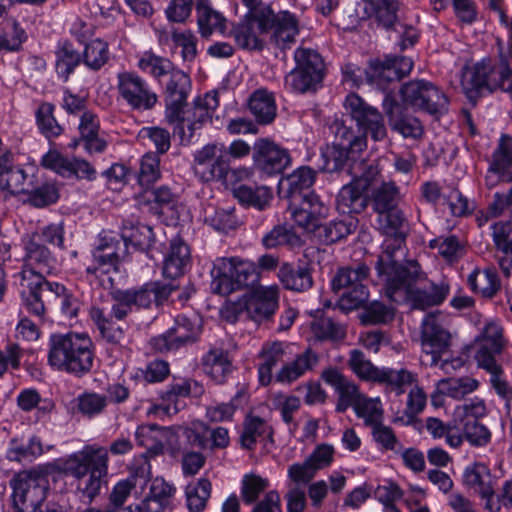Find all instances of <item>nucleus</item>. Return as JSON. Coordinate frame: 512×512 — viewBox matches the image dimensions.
I'll return each mask as SVG.
<instances>
[{
    "mask_svg": "<svg viewBox=\"0 0 512 512\" xmlns=\"http://www.w3.org/2000/svg\"><path fill=\"white\" fill-rule=\"evenodd\" d=\"M345 105L365 137L370 135L374 141H382L387 137L384 117L375 107L354 93L346 97Z\"/></svg>",
    "mask_w": 512,
    "mask_h": 512,
    "instance_id": "2eb2a0df",
    "label": "nucleus"
},
{
    "mask_svg": "<svg viewBox=\"0 0 512 512\" xmlns=\"http://www.w3.org/2000/svg\"><path fill=\"white\" fill-rule=\"evenodd\" d=\"M82 60L83 63L91 70H100L109 60V48L108 43L101 40L95 39L90 43L86 44Z\"/></svg>",
    "mask_w": 512,
    "mask_h": 512,
    "instance_id": "0e129e2a",
    "label": "nucleus"
},
{
    "mask_svg": "<svg viewBox=\"0 0 512 512\" xmlns=\"http://www.w3.org/2000/svg\"><path fill=\"white\" fill-rule=\"evenodd\" d=\"M463 484L474 494L487 497L494 494L496 478L491 474L486 464L474 462L464 469Z\"/></svg>",
    "mask_w": 512,
    "mask_h": 512,
    "instance_id": "7c9ffc66",
    "label": "nucleus"
},
{
    "mask_svg": "<svg viewBox=\"0 0 512 512\" xmlns=\"http://www.w3.org/2000/svg\"><path fill=\"white\" fill-rule=\"evenodd\" d=\"M319 361V354L311 348H307L292 361L282 366L276 374V380L280 383L291 384L307 372L313 371Z\"/></svg>",
    "mask_w": 512,
    "mask_h": 512,
    "instance_id": "2f4dec72",
    "label": "nucleus"
},
{
    "mask_svg": "<svg viewBox=\"0 0 512 512\" xmlns=\"http://www.w3.org/2000/svg\"><path fill=\"white\" fill-rule=\"evenodd\" d=\"M478 386V380L471 377L446 378L441 379L437 383V389L440 394H445L457 400L474 392Z\"/></svg>",
    "mask_w": 512,
    "mask_h": 512,
    "instance_id": "3c124183",
    "label": "nucleus"
},
{
    "mask_svg": "<svg viewBox=\"0 0 512 512\" xmlns=\"http://www.w3.org/2000/svg\"><path fill=\"white\" fill-rule=\"evenodd\" d=\"M397 10V0H379L365 7V14L368 18L375 17L383 27L390 28L397 20Z\"/></svg>",
    "mask_w": 512,
    "mask_h": 512,
    "instance_id": "052dcab7",
    "label": "nucleus"
},
{
    "mask_svg": "<svg viewBox=\"0 0 512 512\" xmlns=\"http://www.w3.org/2000/svg\"><path fill=\"white\" fill-rule=\"evenodd\" d=\"M504 347L503 329L496 323H488L479 339V347L475 354V360L479 368L489 374L499 371L502 366L497 362L496 356L500 355Z\"/></svg>",
    "mask_w": 512,
    "mask_h": 512,
    "instance_id": "6ab92c4d",
    "label": "nucleus"
},
{
    "mask_svg": "<svg viewBox=\"0 0 512 512\" xmlns=\"http://www.w3.org/2000/svg\"><path fill=\"white\" fill-rule=\"evenodd\" d=\"M348 366L354 374L361 380L376 382L381 368L376 367L367 359L361 350L353 349L350 351Z\"/></svg>",
    "mask_w": 512,
    "mask_h": 512,
    "instance_id": "680f3d73",
    "label": "nucleus"
},
{
    "mask_svg": "<svg viewBox=\"0 0 512 512\" xmlns=\"http://www.w3.org/2000/svg\"><path fill=\"white\" fill-rule=\"evenodd\" d=\"M10 486L13 505L18 512H57L45 506L49 482L47 476L35 469L15 475Z\"/></svg>",
    "mask_w": 512,
    "mask_h": 512,
    "instance_id": "0eeeda50",
    "label": "nucleus"
},
{
    "mask_svg": "<svg viewBox=\"0 0 512 512\" xmlns=\"http://www.w3.org/2000/svg\"><path fill=\"white\" fill-rule=\"evenodd\" d=\"M43 453L42 443L39 438L32 436L27 444L12 440L7 451V458L11 461L32 460Z\"/></svg>",
    "mask_w": 512,
    "mask_h": 512,
    "instance_id": "774afa93",
    "label": "nucleus"
},
{
    "mask_svg": "<svg viewBox=\"0 0 512 512\" xmlns=\"http://www.w3.org/2000/svg\"><path fill=\"white\" fill-rule=\"evenodd\" d=\"M321 379L338 393L336 411L339 413L345 412L349 407L354 409L364 396L358 386L336 367L325 368L321 373Z\"/></svg>",
    "mask_w": 512,
    "mask_h": 512,
    "instance_id": "bb28decb",
    "label": "nucleus"
},
{
    "mask_svg": "<svg viewBox=\"0 0 512 512\" xmlns=\"http://www.w3.org/2000/svg\"><path fill=\"white\" fill-rule=\"evenodd\" d=\"M265 435L271 436V431L265 421L258 416L247 417L240 436L241 447L252 450L257 440Z\"/></svg>",
    "mask_w": 512,
    "mask_h": 512,
    "instance_id": "6e6d98bb",
    "label": "nucleus"
},
{
    "mask_svg": "<svg viewBox=\"0 0 512 512\" xmlns=\"http://www.w3.org/2000/svg\"><path fill=\"white\" fill-rule=\"evenodd\" d=\"M118 265L111 257L106 256L101 250L95 248L93 251V263L86 268L87 279L92 282L98 280L103 287H112L113 280L109 276L111 271L117 272Z\"/></svg>",
    "mask_w": 512,
    "mask_h": 512,
    "instance_id": "f704fd0d",
    "label": "nucleus"
},
{
    "mask_svg": "<svg viewBox=\"0 0 512 512\" xmlns=\"http://www.w3.org/2000/svg\"><path fill=\"white\" fill-rule=\"evenodd\" d=\"M98 458L108 462L107 450L93 445L85 446L81 451L69 455L61 462V469L77 479H82L94 467H98Z\"/></svg>",
    "mask_w": 512,
    "mask_h": 512,
    "instance_id": "cd10ccee",
    "label": "nucleus"
},
{
    "mask_svg": "<svg viewBox=\"0 0 512 512\" xmlns=\"http://www.w3.org/2000/svg\"><path fill=\"white\" fill-rule=\"evenodd\" d=\"M322 81V78L315 74H310L298 67H295L285 77V86L292 92L305 93L315 90L316 86Z\"/></svg>",
    "mask_w": 512,
    "mask_h": 512,
    "instance_id": "e2e57ef3",
    "label": "nucleus"
},
{
    "mask_svg": "<svg viewBox=\"0 0 512 512\" xmlns=\"http://www.w3.org/2000/svg\"><path fill=\"white\" fill-rule=\"evenodd\" d=\"M285 345L283 342L274 341L265 343L259 357L261 363L258 367L259 380L262 385H268L272 380L273 368L283 360Z\"/></svg>",
    "mask_w": 512,
    "mask_h": 512,
    "instance_id": "e433bc0d",
    "label": "nucleus"
},
{
    "mask_svg": "<svg viewBox=\"0 0 512 512\" xmlns=\"http://www.w3.org/2000/svg\"><path fill=\"white\" fill-rule=\"evenodd\" d=\"M54 106L50 103H42L36 111V123L40 132L47 138L57 137L63 132V128L54 117Z\"/></svg>",
    "mask_w": 512,
    "mask_h": 512,
    "instance_id": "338daca9",
    "label": "nucleus"
},
{
    "mask_svg": "<svg viewBox=\"0 0 512 512\" xmlns=\"http://www.w3.org/2000/svg\"><path fill=\"white\" fill-rule=\"evenodd\" d=\"M328 214V206L313 192L303 194L299 207L291 208V216L295 223L310 232H315Z\"/></svg>",
    "mask_w": 512,
    "mask_h": 512,
    "instance_id": "a878e982",
    "label": "nucleus"
},
{
    "mask_svg": "<svg viewBox=\"0 0 512 512\" xmlns=\"http://www.w3.org/2000/svg\"><path fill=\"white\" fill-rule=\"evenodd\" d=\"M165 117L168 122L179 119L181 107L186 106L188 94L191 89L190 77L179 69H175L168 76L165 84Z\"/></svg>",
    "mask_w": 512,
    "mask_h": 512,
    "instance_id": "5701e85b",
    "label": "nucleus"
},
{
    "mask_svg": "<svg viewBox=\"0 0 512 512\" xmlns=\"http://www.w3.org/2000/svg\"><path fill=\"white\" fill-rule=\"evenodd\" d=\"M398 200L399 189L393 182L382 183L374 189L371 197L373 210L378 214L396 208Z\"/></svg>",
    "mask_w": 512,
    "mask_h": 512,
    "instance_id": "5fc2aeb1",
    "label": "nucleus"
},
{
    "mask_svg": "<svg viewBox=\"0 0 512 512\" xmlns=\"http://www.w3.org/2000/svg\"><path fill=\"white\" fill-rule=\"evenodd\" d=\"M384 108L392 130L397 131L405 138L419 139L424 133V128L418 118L403 114L399 105L389 95L385 96Z\"/></svg>",
    "mask_w": 512,
    "mask_h": 512,
    "instance_id": "c85d7f7f",
    "label": "nucleus"
},
{
    "mask_svg": "<svg viewBox=\"0 0 512 512\" xmlns=\"http://www.w3.org/2000/svg\"><path fill=\"white\" fill-rule=\"evenodd\" d=\"M321 159L320 169L332 173L342 170L346 163L349 167L353 159L362 158L352 154L342 143H333L321 149Z\"/></svg>",
    "mask_w": 512,
    "mask_h": 512,
    "instance_id": "c9c22d12",
    "label": "nucleus"
},
{
    "mask_svg": "<svg viewBox=\"0 0 512 512\" xmlns=\"http://www.w3.org/2000/svg\"><path fill=\"white\" fill-rule=\"evenodd\" d=\"M175 288L171 283L149 281L128 289H116L111 294V316L117 320H124L134 309H150L153 305L160 307Z\"/></svg>",
    "mask_w": 512,
    "mask_h": 512,
    "instance_id": "20e7f679",
    "label": "nucleus"
},
{
    "mask_svg": "<svg viewBox=\"0 0 512 512\" xmlns=\"http://www.w3.org/2000/svg\"><path fill=\"white\" fill-rule=\"evenodd\" d=\"M204 372L217 384L226 381L232 372V362L228 352L222 348H211L202 359Z\"/></svg>",
    "mask_w": 512,
    "mask_h": 512,
    "instance_id": "473e14b6",
    "label": "nucleus"
},
{
    "mask_svg": "<svg viewBox=\"0 0 512 512\" xmlns=\"http://www.w3.org/2000/svg\"><path fill=\"white\" fill-rule=\"evenodd\" d=\"M95 358L92 340L85 334L51 335L48 362L56 370L82 377L93 367Z\"/></svg>",
    "mask_w": 512,
    "mask_h": 512,
    "instance_id": "f03ea898",
    "label": "nucleus"
},
{
    "mask_svg": "<svg viewBox=\"0 0 512 512\" xmlns=\"http://www.w3.org/2000/svg\"><path fill=\"white\" fill-rule=\"evenodd\" d=\"M422 275L423 273L419 266V272L416 277L407 281L405 279L401 281L400 279L399 283L396 282L393 292L389 288L385 290L386 296L396 303L408 301L414 309L420 310L442 304L450 292L449 284L442 280L439 283L431 282L428 287H414V284Z\"/></svg>",
    "mask_w": 512,
    "mask_h": 512,
    "instance_id": "1a4fd4ad",
    "label": "nucleus"
},
{
    "mask_svg": "<svg viewBox=\"0 0 512 512\" xmlns=\"http://www.w3.org/2000/svg\"><path fill=\"white\" fill-rule=\"evenodd\" d=\"M416 381L417 375L405 368L393 369L383 367L380 370L376 383L385 385L390 391L401 395L406 391L407 387L412 386Z\"/></svg>",
    "mask_w": 512,
    "mask_h": 512,
    "instance_id": "a19ab883",
    "label": "nucleus"
},
{
    "mask_svg": "<svg viewBox=\"0 0 512 512\" xmlns=\"http://www.w3.org/2000/svg\"><path fill=\"white\" fill-rule=\"evenodd\" d=\"M311 331L320 341L337 342L346 337L345 328L324 314L314 318L311 323Z\"/></svg>",
    "mask_w": 512,
    "mask_h": 512,
    "instance_id": "de8ad7c7",
    "label": "nucleus"
},
{
    "mask_svg": "<svg viewBox=\"0 0 512 512\" xmlns=\"http://www.w3.org/2000/svg\"><path fill=\"white\" fill-rule=\"evenodd\" d=\"M468 284L474 292L486 298H492L500 288L497 273L491 268L472 272L468 276Z\"/></svg>",
    "mask_w": 512,
    "mask_h": 512,
    "instance_id": "49530a36",
    "label": "nucleus"
},
{
    "mask_svg": "<svg viewBox=\"0 0 512 512\" xmlns=\"http://www.w3.org/2000/svg\"><path fill=\"white\" fill-rule=\"evenodd\" d=\"M330 129L335 135L334 143H342L343 147H347L352 154L363 151L367 145L366 137L355 136L353 130L346 126L342 121L335 120Z\"/></svg>",
    "mask_w": 512,
    "mask_h": 512,
    "instance_id": "13d9d810",
    "label": "nucleus"
},
{
    "mask_svg": "<svg viewBox=\"0 0 512 512\" xmlns=\"http://www.w3.org/2000/svg\"><path fill=\"white\" fill-rule=\"evenodd\" d=\"M26 32L14 18L3 20L0 25V50L18 51L26 40Z\"/></svg>",
    "mask_w": 512,
    "mask_h": 512,
    "instance_id": "603ef678",
    "label": "nucleus"
},
{
    "mask_svg": "<svg viewBox=\"0 0 512 512\" xmlns=\"http://www.w3.org/2000/svg\"><path fill=\"white\" fill-rule=\"evenodd\" d=\"M249 108L260 124L271 123L276 116V105L272 94L257 90L250 97Z\"/></svg>",
    "mask_w": 512,
    "mask_h": 512,
    "instance_id": "a18cd8bd",
    "label": "nucleus"
},
{
    "mask_svg": "<svg viewBox=\"0 0 512 512\" xmlns=\"http://www.w3.org/2000/svg\"><path fill=\"white\" fill-rule=\"evenodd\" d=\"M266 33L272 31L271 41L280 49H286L295 42V36L299 32L298 20L289 11L274 13L271 8L263 10Z\"/></svg>",
    "mask_w": 512,
    "mask_h": 512,
    "instance_id": "a211bd4d",
    "label": "nucleus"
},
{
    "mask_svg": "<svg viewBox=\"0 0 512 512\" xmlns=\"http://www.w3.org/2000/svg\"><path fill=\"white\" fill-rule=\"evenodd\" d=\"M413 62L404 56H390L385 61H373L369 69L365 71V79L368 83L376 85L386 91L391 82L401 80L412 70Z\"/></svg>",
    "mask_w": 512,
    "mask_h": 512,
    "instance_id": "f3484780",
    "label": "nucleus"
},
{
    "mask_svg": "<svg viewBox=\"0 0 512 512\" xmlns=\"http://www.w3.org/2000/svg\"><path fill=\"white\" fill-rule=\"evenodd\" d=\"M137 66L141 71L156 78L159 82H161L162 77L169 76L176 69L168 58L158 56L151 51L142 54Z\"/></svg>",
    "mask_w": 512,
    "mask_h": 512,
    "instance_id": "09e8293b",
    "label": "nucleus"
},
{
    "mask_svg": "<svg viewBox=\"0 0 512 512\" xmlns=\"http://www.w3.org/2000/svg\"><path fill=\"white\" fill-rule=\"evenodd\" d=\"M218 105V93L207 92L203 97H197L191 108L184 110V107H181L179 119L169 123L177 125L182 141H190L194 133L211 118L212 112Z\"/></svg>",
    "mask_w": 512,
    "mask_h": 512,
    "instance_id": "4468645a",
    "label": "nucleus"
},
{
    "mask_svg": "<svg viewBox=\"0 0 512 512\" xmlns=\"http://www.w3.org/2000/svg\"><path fill=\"white\" fill-rule=\"evenodd\" d=\"M121 239L126 247L131 244L140 251H148L154 243V234L150 226L127 220L123 223Z\"/></svg>",
    "mask_w": 512,
    "mask_h": 512,
    "instance_id": "ea45409f",
    "label": "nucleus"
},
{
    "mask_svg": "<svg viewBox=\"0 0 512 512\" xmlns=\"http://www.w3.org/2000/svg\"><path fill=\"white\" fill-rule=\"evenodd\" d=\"M261 13L246 14L243 20L234 24L229 32L237 46L245 50H262L266 34L264 17Z\"/></svg>",
    "mask_w": 512,
    "mask_h": 512,
    "instance_id": "412c9836",
    "label": "nucleus"
},
{
    "mask_svg": "<svg viewBox=\"0 0 512 512\" xmlns=\"http://www.w3.org/2000/svg\"><path fill=\"white\" fill-rule=\"evenodd\" d=\"M202 330V320L199 316H178L175 325L164 334L150 340L152 349L164 353L175 351L180 347L195 342Z\"/></svg>",
    "mask_w": 512,
    "mask_h": 512,
    "instance_id": "ddd939ff",
    "label": "nucleus"
},
{
    "mask_svg": "<svg viewBox=\"0 0 512 512\" xmlns=\"http://www.w3.org/2000/svg\"><path fill=\"white\" fill-rule=\"evenodd\" d=\"M462 86L470 97L483 89L489 91L499 89L511 93L512 70L504 58L495 64H491L490 61H482L464 73Z\"/></svg>",
    "mask_w": 512,
    "mask_h": 512,
    "instance_id": "6e6552de",
    "label": "nucleus"
},
{
    "mask_svg": "<svg viewBox=\"0 0 512 512\" xmlns=\"http://www.w3.org/2000/svg\"><path fill=\"white\" fill-rule=\"evenodd\" d=\"M369 272V267L364 263L342 267L337 271L331 285L334 292L345 290L339 299L341 310H355L367 302L369 292L363 281L367 280Z\"/></svg>",
    "mask_w": 512,
    "mask_h": 512,
    "instance_id": "9d476101",
    "label": "nucleus"
},
{
    "mask_svg": "<svg viewBox=\"0 0 512 512\" xmlns=\"http://www.w3.org/2000/svg\"><path fill=\"white\" fill-rule=\"evenodd\" d=\"M348 174L352 181L340 189L336 208L342 214H359L368 206L367 190L379 174L377 160L353 159Z\"/></svg>",
    "mask_w": 512,
    "mask_h": 512,
    "instance_id": "7ed1b4c3",
    "label": "nucleus"
},
{
    "mask_svg": "<svg viewBox=\"0 0 512 512\" xmlns=\"http://www.w3.org/2000/svg\"><path fill=\"white\" fill-rule=\"evenodd\" d=\"M90 318L99 330L101 337L110 344H120L124 339L123 329L113 322L111 312L106 315L105 312L96 306L90 309Z\"/></svg>",
    "mask_w": 512,
    "mask_h": 512,
    "instance_id": "37998d69",
    "label": "nucleus"
},
{
    "mask_svg": "<svg viewBox=\"0 0 512 512\" xmlns=\"http://www.w3.org/2000/svg\"><path fill=\"white\" fill-rule=\"evenodd\" d=\"M108 474V462L98 458V467L90 470L89 476L78 479V489L82 494L92 501L101 490L102 483Z\"/></svg>",
    "mask_w": 512,
    "mask_h": 512,
    "instance_id": "864d4df0",
    "label": "nucleus"
},
{
    "mask_svg": "<svg viewBox=\"0 0 512 512\" xmlns=\"http://www.w3.org/2000/svg\"><path fill=\"white\" fill-rule=\"evenodd\" d=\"M213 293L227 296L232 292L253 286L259 280L254 263L239 258H217L211 270Z\"/></svg>",
    "mask_w": 512,
    "mask_h": 512,
    "instance_id": "39448f33",
    "label": "nucleus"
},
{
    "mask_svg": "<svg viewBox=\"0 0 512 512\" xmlns=\"http://www.w3.org/2000/svg\"><path fill=\"white\" fill-rule=\"evenodd\" d=\"M24 270L21 273L22 298L28 311L42 319L45 309L43 294L63 293L64 286L45 279L58 269V261L51 251L39 242L37 235H24Z\"/></svg>",
    "mask_w": 512,
    "mask_h": 512,
    "instance_id": "f257e3e1",
    "label": "nucleus"
},
{
    "mask_svg": "<svg viewBox=\"0 0 512 512\" xmlns=\"http://www.w3.org/2000/svg\"><path fill=\"white\" fill-rule=\"evenodd\" d=\"M211 482L206 478L199 479L196 483L186 487L187 507L190 512H201L206 507L211 494Z\"/></svg>",
    "mask_w": 512,
    "mask_h": 512,
    "instance_id": "bf43d9fd",
    "label": "nucleus"
},
{
    "mask_svg": "<svg viewBox=\"0 0 512 512\" xmlns=\"http://www.w3.org/2000/svg\"><path fill=\"white\" fill-rule=\"evenodd\" d=\"M387 238L382 244V252L376 262V271L378 277L383 281L385 290L389 288L391 292L396 287V282L404 279L411 280L418 275L419 263L416 260H407L401 264L397 260V255L402 253L405 235H386Z\"/></svg>",
    "mask_w": 512,
    "mask_h": 512,
    "instance_id": "423d86ee",
    "label": "nucleus"
},
{
    "mask_svg": "<svg viewBox=\"0 0 512 512\" xmlns=\"http://www.w3.org/2000/svg\"><path fill=\"white\" fill-rule=\"evenodd\" d=\"M119 97L135 111H148L158 101L148 82L134 71L123 70L116 76Z\"/></svg>",
    "mask_w": 512,
    "mask_h": 512,
    "instance_id": "f8f14e48",
    "label": "nucleus"
},
{
    "mask_svg": "<svg viewBox=\"0 0 512 512\" xmlns=\"http://www.w3.org/2000/svg\"><path fill=\"white\" fill-rule=\"evenodd\" d=\"M279 289L277 286H260L243 297V308L255 322L268 320L278 308Z\"/></svg>",
    "mask_w": 512,
    "mask_h": 512,
    "instance_id": "4be33fe9",
    "label": "nucleus"
},
{
    "mask_svg": "<svg viewBox=\"0 0 512 512\" xmlns=\"http://www.w3.org/2000/svg\"><path fill=\"white\" fill-rule=\"evenodd\" d=\"M175 493V487L162 477L152 480L149 493L143 501L147 512H161L170 502Z\"/></svg>",
    "mask_w": 512,
    "mask_h": 512,
    "instance_id": "58836bf2",
    "label": "nucleus"
},
{
    "mask_svg": "<svg viewBox=\"0 0 512 512\" xmlns=\"http://www.w3.org/2000/svg\"><path fill=\"white\" fill-rule=\"evenodd\" d=\"M450 343L451 335L440 323L438 314H427L421 323V347L423 353L431 356V366L438 364L442 354L448 351Z\"/></svg>",
    "mask_w": 512,
    "mask_h": 512,
    "instance_id": "dca6fc26",
    "label": "nucleus"
},
{
    "mask_svg": "<svg viewBox=\"0 0 512 512\" xmlns=\"http://www.w3.org/2000/svg\"><path fill=\"white\" fill-rule=\"evenodd\" d=\"M262 243L268 249L280 245L295 247L301 244V239L290 226L277 225L262 238Z\"/></svg>",
    "mask_w": 512,
    "mask_h": 512,
    "instance_id": "69168bd1",
    "label": "nucleus"
},
{
    "mask_svg": "<svg viewBox=\"0 0 512 512\" xmlns=\"http://www.w3.org/2000/svg\"><path fill=\"white\" fill-rule=\"evenodd\" d=\"M234 197L243 205L263 210L272 200V191L267 186L251 187L240 184L233 188Z\"/></svg>",
    "mask_w": 512,
    "mask_h": 512,
    "instance_id": "c03bdc74",
    "label": "nucleus"
},
{
    "mask_svg": "<svg viewBox=\"0 0 512 512\" xmlns=\"http://www.w3.org/2000/svg\"><path fill=\"white\" fill-rule=\"evenodd\" d=\"M485 185L491 189L499 182H512V137L502 134L485 175Z\"/></svg>",
    "mask_w": 512,
    "mask_h": 512,
    "instance_id": "aec40b11",
    "label": "nucleus"
},
{
    "mask_svg": "<svg viewBox=\"0 0 512 512\" xmlns=\"http://www.w3.org/2000/svg\"><path fill=\"white\" fill-rule=\"evenodd\" d=\"M278 278L283 286L292 291L304 292L313 285L310 268L305 265L284 263L278 271Z\"/></svg>",
    "mask_w": 512,
    "mask_h": 512,
    "instance_id": "72a5a7b5",
    "label": "nucleus"
},
{
    "mask_svg": "<svg viewBox=\"0 0 512 512\" xmlns=\"http://www.w3.org/2000/svg\"><path fill=\"white\" fill-rule=\"evenodd\" d=\"M253 159L255 166L268 175L282 173L291 162L286 149L266 139L255 143Z\"/></svg>",
    "mask_w": 512,
    "mask_h": 512,
    "instance_id": "393cba45",
    "label": "nucleus"
},
{
    "mask_svg": "<svg viewBox=\"0 0 512 512\" xmlns=\"http://www.w3.org/2000/svg\"><path fill=\"white\" fill-rule=\"evenodd\" d=\"M191 263L190 248L180 237L170 241L168 252L164 259L163 275L166 278L176 279L183 276Z\"/></svg>",
    "mask_w": 512,
    "mask_h": 512,
    "instance_id": "c756f323",
    "label": "nucleus"
},
{
    "mask_svg": "<svg viewBox=\"0 0 512 512\" xmlns=\"http://www.w3.org/2000/svg\"><path fill=\"white\" fill-rule=\"evenodd\" d=\"M403 103L413 109H419L432 115H441L448 110L446 95L433 83L425 80H413L402 85Z\"/></svg>",
    "mask_w": 512,
    "mask_h": 512,
    "instance_id": "9b49d317",
    "label": "nucleus"
},
{
    "mask_svg": "<svg viewBox=\"0 0 512 512\" xmlns=\"http://www.w3.org/2000/svg\"><path fill=\"white\" fill-rule=\"evenodd\" d=\"M55 57L56 73L66 82L75 68L81 63L82 56L70 42L62 41L56 47Z\"/></svg>",
    "mask_w": 512,
    "mask_h": 512,
    "instance_id": "79ce46f5",
    "label": "nucleus"
},
{
    "mask_svg": "<svg viewBox=\"0 0 512 512\" xmlns=\"http://www.w3.org/2000/svg\"><path fill=\"white\" fill-rule=\"evenodd\" d=\"M219 152L221 149L215 144H208L196 152L194 173L200 181H222L228 164Z\"/></svg>",
    "mask_w": 512,
    "mask_h": 512,
    "instance_id": "b1692460",
    "label": "nucleus"
},
{
    "mask_svg": "<svg viewBox=\"0 0 512 512\" xmlns=\"http://www.w3.org/2000/svg\"><path fill=\"white\" fill-rule=\"evenodd\" d=\"M196 11L198 26L202 36L207 37L214 30H222L225 18L210 6L209 0H197Z\"/></svg>",
    "mask_w": 512,
    "mask_h": 512,
    "instance_id": "8fccbe9b",
    "label": "nucleus"
},
{
    "mask_svg": "<svg viewBox=\"0 0 512 512\" xmlns=\"http://www.w3.org/2000/svg\"><path fill=\"white\" fill-rule=\"evenodd\" d=\"M358 227V219L352 215L343 219L322 224L315 230L317 236L326 244L335 243L353 233Z\"/></svg>",
    "mask_w": 512,
    "mask_h": 512,
    "instance_id": "4c0bfd02",
    "label": "nucleus"
},
{
    "mask_svg": "<svg viewBox=\"0 0 512 512\" xmlns=\"http://www.w3.org/2000/svg\"><path fill=\"white\" fill-rule=\"evenodd\" d=\"M315 179L316 172L312 168L308 166L298 168L286 178L288 196L292 201L303 196L302 192L308 190L314 184Z\"/></svg>",
    "mask_w": 512,
    "mask_h": 512,
    "instance_id": "4d7b16f0",
    "label": "nucleus"
}]
</instances>
